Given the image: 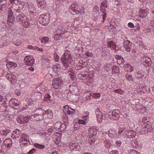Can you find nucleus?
Listing matches in <instances>:
<instances>
[{
  "label": "nucleus",
  "instance_id": "nucleus-9",
  "mask_svg": "<svg viewBox=\"0 0 154 154\" xmlns=\"http://www.w3.org/2000/svg\"><path fill=\"white\" fill-rule=\"evenodd\" d=\"M24 61L27 65H32L34 63V59L32 57L27 56L25 58Z\"/></svg>",
  "mask_w": 154,
  "mask_h": 154
},
{
  "label": "nucleus",
  "instance_id": "nucleus-5",
  "mask_svg": "<svg viewBox=\"0 0 154 154\" xmlns=\"http://www.w3.org/2000/svg\"><path fill=\"white\" fill-rule=\"evenodd\" d=\"M62 83L63 82L60 78H56L54 79L52 83V85L55 89H59L61 87Z\"/></svg>",
  "mask_w": 154,
  "mask_h": 154
},
{
  "label": "nucleus",
  "instance_id": "nucleus-55",
  "mask_svg": "<svg viewBox=\"0 0 154 154\" xmlns=\"http://www.w3.org/2000/svg\"><path fill=\"white\" fill-rule=\"evenodd\" d=\"M128 26L129 27L132 28L134 27V26L133 24L131 22L129 23L128 24Z\"/></svg>",
  "mask_w": 154,
  "mask_h": 154
},
{
  "label": "nucleus",
  "instance_id": "nucleus-13",
  "mask_svg": "<svg viewBox=\"0 0 154 154\" xmlns=\"http://www.w3.org/2000/svg\"><path fill=\"white\" fill-rule=\"evenodd\" d=\"M12 144V140L10 138L7 139L3 142V144L7 148H10Z\"/></svg>",
  "mask_w": 154,
  "mask_h": 154
},
{
  "label": "nucleus",
  "instance_id": "nucleus-43",
  "mask_svg": "<svg viewBox=\"0 0 154 154\" xmlns=\"http://www.w3.org/2000/svg\"><path fill=\"white\" fill-rule=\"evenodd\" d=\"M14 19V16H8V20L10 21L11 22L13 21Z\"/></svg>",
  "mask_w": 154,
  "mask_h": 154
},
{
  "label": "nucleus",
  "instance_id": "nucleus-44",
  "mask_svg": "<svg viewBox=\"0 0 154 154\" xmlns=\"http://www.w3.org/2000/svg\"><path fill=\"white\" fill-rule=\"evenodd\" d=\"M68 70V72H69V74H74V72L72 69L71 68L69 67V69H67Z\"/></svg>",
  "mask_w": 154,
  "mask_h": 154
},
{
  "label": "nucleus",
  "instance_id": "nucleus-47",
  "mask_svg": "<svg viewBox=\"0 0 154 154\" xmlns=\"http://www.w3.org/2000/svg\"><path fill=\"white\" fill-rule=\"evenodd\" d=\"M54 57L56 58V61L57 62V61L59 59V57L58 55H57L56 54V52H54Z\"/></svg>",
  "mask_w": 154,
  "mask_h": 154
},
{
  "label": "nucleus",
  "instance_id": "nucleus-30",
  "mask_svg": "<svg viewBox=\"0 0 154 154\" xmlns=\"http://www.w3.org/2000/svg\"><path fill=\"white\" fill-rule=\"evenodd\" d=\"M104 144L105 146L107 147V148H109L110 147L111 143L110 142L109 140H106L104 141Z\"/></svg>",
  "mask_w": 154,
  "mask_h": 154
},
{
  "label": "nucleus",
  "instance_id": "nucleus-27",
  "mask_svg": "<svg viewBox=\"0 0 154 154\" xmlns=\"http://www.w3.org/2000/svg\"><path fill=\"white\" fill-rule=\"evenodd\" d=\"M24 119L23 118V116H20L18 117L17 118V121L19 123L21 124H24V123L23 122Z\"/></svg>",
  "mask_w": 154,
  "mask_h": 154
},
{
  "label": "nucleus",
  "instance_id": "nucleus-23",
  "mask_svg": "<svg viewBox=\"0 0 154 154\" xmlns=\"http://www.w3.org/2000/svg\"><path fill=\"white\" fill-rule=\"evenodd\" d=\"M125 76L128 81L133 82H134V77L133 78L132 75H131L127 73L125 75Z\"/></svg>",
  "mask_w": 154,
  "mask_h": 154
},
{
  "label": "nucleus",
  "instance_id": "nucleus-32",
  "mask_svg": "<svg viewBox=\"0 0 154 154\" xmlns=\"http://www.w3.org/2000/svg\"><path fill=\"white\" fill-rule=\"evenodd\" d=\"M50 98L51 96L50 95L48 94H47L45 95L44 100L45 101L50 100H51Z\"/></svg>",
  "mask_w": 154,
  "mask_h": 154
},
{
  "label": "nucleus",
  "instance_id": "nucleus-15",
  "mask_svg": "<svg viewBox=\"0 0 154 154\" xmlns=\"http://www.w3.org/2000/svg\"><path fill=\"white\" fill-rule=\"evenodd\" d=\"M21 139L20 138V140L25 141L26 142H29L30 143L29 141V138L28 135L25 133H23L21 134Z\"/></svg>",
  "mask_w": 154,
  "mask_h": 154
},
{
  "label": "nucleus",
  "instance_id": "nucleus-39",
  "mask_svg": "<svg viewBox=\"0 0 154 154\" xmlns=\"http://www.w3.org/2000/svg\"><path fill=\"white\" fill-rule=\"evenodd\" d=\"M131 143L133 147H135L137 145V142L135 140H132L131 141Z\"/></svg>",
  "mask_w": 154,
  "mask_h": 154
},
{
  "label": "nucleus",
  "instance_id": "nucleus-17",
  "mask_svg": "<svg viewBox=\"0 0 154 154\" xmlns=\"http://www.w3.org/2000/svg\"><path fill=\"white\" fill-rule=\"evenodd\" d=\"M63 55L65 60L69 61V60H71L72 59V57L70 52L69 51L66 53H64Z\"/></svg>",
  "mask_w": 154,
  "mask_h": 154
},
{
  "label": "nucleus",
  "instance_id": "nucleus-34",
  "mask_svg": "<svg viewBox=\"0 0 154 154\" xmlns=\"http://www.w3.org/2000/svg\"><path fill=\"white\" fill-rule=\"evenodd\" d=\"M103 117L102 114L98 116H97V121L98 122H100L102 121Z\"/></svg>",
  "mask_w": 154,
  "mask_h": 154
},
{
  "label": "nucleus",
  "instance_id": "nucleus-19",
  "mask_svg": "<svg viewBox=\"0 0 154 154\" xmlns=\"http://www.w3.org/2000/svg\"><path fill=\"white\" fill-rule=\"evenodd\" d=\"M140 17L143 18H145L146 17H147L148 13L147 11H146L145 10H141L140 11Z\"/></svg>",
  "mask_w": 154,
  "mask_h": 154
},
{
  "label": "nucleus",
  "instance_id": "nucleus-56",
  "mask_svg": "<svg viewBox=\"0 0 154 154\" xmlns=\"http://www.w3.org/2000/svg\"><path fill=\"white\" fill-rule=\"evenodd\" d=\"M121 142L120 140H117L116 141V144L118 146H120L121 144Z\"/></svg>",
  "mask_w": 154,
  "mask_h": 154
},
{
  "label": "nucleus",
  "instance_id": "nucleus-8",
  "mask_svg": "<svg viewBox=\"0 0 154 154\" xmlns=\"http://www.w3.org/2000/svg\"><path fill=\"white\" fill-rule=\"evenodd\" d=\"M136 132L132 129L127 130L124 131V134L130 138L134 137L136 135Z\"/></svg>",
  "mask_w": 154,
  "mask_h": 154
},
{
  "label": "nucleus",
  "instance_id": "nucleus-42",
  "mask_svg": "<svg viewBox=\"0 0 154 154\" xmlns=\"http://www.w3.org/2000/svg\"><path fill=\"white\" fill-rule=\"evenodd\" d=\"M130 154H139V153L135 150H131L130 152Z\"/></svg>",
  "mask_w": 154,
  "mask_h": 154
},
{
  "label": "nucleus",
  "instance_id": "nucleus-63",
  "mask_svg": "<svg viewBox=\"0 0 154 154\" xmlns=\"http://www.w3.org/2000/svg\"><path fill=\"white\" fill-rule=\"evenodd\" d=\"M85 54L87 55L88 57H91V54L89 53V52H87L85 53Z\"/></svg>",
  "mask_w": 154,
  "mask_h": 154
},
{
  "label": "nucleus",
  "instance_id": "nucleus-60",
  "mask_svg": "<svg viewBox=\"0 0 154 154\" xmlns=\"http://www.w3.org/2000/svg\"><path fill=\"white\" fill-rule=\"evenodd\" d=\"M35 47V50H38L40 51H43V49L42 48H40L37 47Z\"/></svg>",
  "mask_w": 154,
  "mask_h": 154
},
{
  "label": "nucleus",
  "instance_id": "nucleus-49",
  "mask_svg": "<svg viewBox=\"0 0 154 154\" xmlns=\"http://www.w3.org/2000/svg\"><path fill=\"white\" fill-rule=\"evenodd\" d=\"M61 61L63 64H64V63H65L66 62H68L69 63V61H67V60H64V57L63 58L61 59Z\"/></svg>",
  "mask_w": 154,
  "mask_h": 154
},
{
  "label": "nucleus",
  "instance_id": "nucleus-1",
  "mask_svg": "<svg viewBox=\"0 0 154 154\" xmlns=\"http://www.w3.org/2000/svg\"><path fill=\"white\" fill-rule=\"evenodd\" d=\"M16 20L17 21L21 22V24L23 26L25 27H28L29 26L30 23L29 21V19L23 14H16Z\"/></svg>",
  "mask_w": 154,
  "mask_h": 154
},
{
  "label": "nucleus",
  "instance_id": "nucleus-21",
  "mask_svg": "<svg viewBox=\"0 0 154 154\" xmlns=\"http://www.w3.org/2000/svg\"><path fill=\"white\" fill-rule=\"evenodd\" d=\"M108 135L111 138H113L116 137V132L112 130H109L108 131Z\"/></svg>",
  "mask_w": 154,
  "mask_h": 154
},
{
  "label": "nucleus",
  "instance_id": "nucleus-40",
  "mask_svg": "<svg viewBox=\"0 0 154 154\" xmlns=\"http://www.w3.org/2000/svg\"><path fill=\"white\" fill-rule=\"evenodd\" d=\"M114 92L116 93H117L120 94H122L123 92V91L120 88L114 90Z\"/></svg>",
  "mask_w": 154,
  "mask_h": 154
},
{
  "label": "nucleus",
  "instance_id": "nucleus-59",
  "mask_svg": "<svg viewBox=\"0 0 154 154\" xmlns=\"http://www.w3.org/2000/svg\"><path fill=\"white\" fill-rule=\"evenodd\" d=\"M100 10L101 12L103 13H105L106 11V9L105 8L101 7H100Z\"/></svg>",
  "mask_w": 154,
  "mask_h": 154
},
{
  "label": "nucleus",
  "instance_id": "nucleus-18",
  "mask_svg": "<svg viewBox=\"0 0 154 154\" xmlns=\"http://www.w3.org/2000/svg\"><path fill=\"white\" fill-rule=\"evenodd\" d=\"M43 116L46 115L45 117H48L49 118H51L53 116V113L52 111L49 109L45 111L44 113H43Z\"/></svg>",
  "mask_w": 154,
  "mask_h": 154
},
{
  "label": "nucleus",
  "instance_id": "nucleus-24",
  "mask_svg": "<svg viewBox=\"0 0 154 154\" xmlns=\"http://www.w3.org/2000/svg\"><path fill=\"white\" fill-rule=\"evenodd\" d=\"M34 146L38 149H43L45 148V146L44 145H42L38 143H34Z\"/></svg>",
  "mask_w": 154,
  "mask_h": 154
},
{
  "label": "nucleus",
  "instance_id": "nucleus-36",
  "mask_svg": "<svg viewBox=\"0 0 154 154\" xmlns=\"http://www.w3.org/2000/svg\"><path fill=\"white\" fill-rule=\"evenodd\" d=\"M96 114L97 116L100 115H102V113L100 111L99 108H97L96 109Z\"/></svg>",
  "mask_w": 154,
  "mask_h": 154
},
{
  "label": "nucleus",
  "instance_id": "nucleus-41",
  "mask_svg": "<svg viewBox=\"0 0 154 154\" xmlns=\"http://www.w3.org/2000/svg\"><path fill=\"white\" fill-rule=\"evenodd\" d=\"M107 43H109V44H110L112 46H113L115 47H116V44L113 41H107Z\"/></svg>",
  "mask_w": 154,
  "mask_h": 154
},
{
  "label": "nucleus",
  "instance_id": "nucleus-16",
  "mask_svg": "<svg viewBox=\"0 0 154 154\" xmlns=\"http://www.w3.org/2000/svg\"><path fill=\"white\" fill-rule=\"evenodd\" d=\"M32 116L33 117L34 120L38 121L42 120L44 119V116L43 114L39 115L34 114Z\"/></svg>",
  "mask_w": 154,
  "mask_h": 154
},
{
  "label": "nucleus",
  "instance_id": "nucleus-58",
  "mask_svg": "<svg viewBox=\"0 0 154 154\" xmlns=\"http://www.w3.org/2000/svg\"><path fill=\"white\" fill-rule=\"evenodd\" d=\"M106 17V13H105V14L103 15V22H104V21L105 20Z\"/></svg>",
  "mask_w": 154,
  "mask_h": 154
},
{
  "label": "nucleus",
  "instance_id": "nucleus-25",
  "mask_svg": "<svg viewBox=\"0 0 154 154\" xmlns=\"http://www.w3.org/2000/svg\"><path fill=\"white\" fill-rule=\"evenodd\" d=\"M67 112L69 115H73L75 113V110L70 108V109H69L67 111Z\"/></svg>",
  "mask_w": 154,
  "mask_h": 154
},
{
  "label": "nucleus",
  "instance_id": "nucleus-2",
  "mask_svg": "<svg viewBox=\"0 0 154 154\" xmlns=\"http://www.w3.org/2000/svg\"><path fill=\"white\" fill-rule=\"evenodd\" d=\"M49 14H46L40 15L38 20L40 23L43 25L46 26L49 23Z\"/></svg>",
  "mask_w": 154,
  "mask_h": 154
},
{
  "label": "nucleus",
  "instance_id": "nucleus-45",
  "mask_svg": "<svg viewBox=\"0 0 154 154\" xmlns=\"http://www.w3.org/2000/svg\"><path fill=\"white\" fill-rule=\"evenodd\" d=\"M11 3H14L15 4H16L17 6H18L19 3H20V2H18V1L16 0H11Z\"/></svg>",
  "mask_w": 154,
  "mask_h": 154
},
{
  "label": "nucleus",
  "instance_id": "nucleus-26",
  "mask_svg": "<svg viewBox=\"0 0 154 154\" xmlns=\"http://www.w3.org/2000/svg\"><path fill=\"white\" fill-rule=\"evenodd\" d=\"M10 131L6 129L5 131L1 130L0 131V134L3 136H6L8 133H9Z\"/></svg>",
  "mask_w": 154,
  "mask_h": 154
},
{
  "label": "nucleus",
  "instance_id": "nucleus-29",
  "mask_svg": "<svg viewBox=\"0 0 154 154\" xmlns=\"http://www.w3.org/2000/svg\"><path fill=\"white\" fill-rule=\"evenodd\" d=\"M125 50L127 52H129L131 49V44L130 45H124Z\"/></svg>",
  "mask_w": 154,
  "mask_h": 154
},
{
  "label": "nucleus",
  "instance_id": "nucleus-53",
  "mask_svg": "<svg viewBox=\"0 0 154 154\" xmlns=\"http://www.w3.org/2000/svg\"><path fill=\"white\" fill-rule=\"evenodd\" d=\"M13 15V12L11 10H10L8 11V16H11Z\"/></svg>",
  "mask_w": 154,
  "mask_h": 154
},
{
  "label": "nucleus",
  "instance_id": "nucleus-64",
  "mask_svg": "<svg viewBox=\"0 0 154 154\" xmlns=\"http://www.w3.org/2000/svg\"><path fill=\"white\" fill-rule=\"evenodd\" d=\"M47 131L49 132H51L53 131V128L51 127H50L49 128H48Z\"/></svg>",
  "mask_w": 154,
  "mask_h": 154
},
{
  "label": "nucleus",
  "instance_id": "nucleus-28",
  "mask_svg": "<svg viewBox=\"0 0 154 154\" xmlns=\"http://www.w3.org/2000/svg\"><path fill=\"white\" fill-rule=\"evenodd\" d=\"M66 124H63L61 123V125H60V128L59 129V131H64L66 127Z\"/></svg>",
  "mask_w": 154,
  "mask_h": 154
},
{
  "label": "nucleus",
  "instance_id": "nucleus-51",
  "mask_svg": "<svg viewBox=\"0 0 154 154\" xmlns=\"http://www.w3.org/2000/svg\"><path fill=\"white\" fill-rule=\"evenodd\" d=\"M11 63H13V62H9L7 64V67L9 68L12 67L13 64H12Z\"/></svg>",
  "mask_w": 154,
  "mask_h": 154
},
{
  "label": "nucleus",
  "instance_id": "nucleus-31",
  "mask_svg": "<svg viewBox=\"0 0 154 154\" xmlns=\"http://www.w3.org/2000/svg\"><path fill=\"white\" fill-rule=\"evenodd\" d=\"M60 125H61V123L60 122H56L54 125V127L55 128H56L57 129L59 130L60 128Z\"/></svg>",
  "mask_w": 154,
  "mask_h": 154
},
{
  "label": "nucleus",
  "instance_id": "nucleus-7",
  "mask_svg": "<svg viewBox=\"0 0 154 154\" xmlns=\"http://www.w3.org/2000/svg\"><path fill=\"white\" fill-rule=\"evenodd\" d=\"M142 63L146 66L151 65L152 62L151 59L148 56H144L141 59Z\"/></svg>",
  "mask_w": 154,
  "mask_h": 154
},
{
  "label": "nucleus",
  "instance_id": "nucleus-12",
  "mask_svg": "<svg viewBox=\"0 0 154 154\" xmlns=\"http://www.w3.org/2000/svg\"><path fill=\"white\" fill-rule=\"evenodd\" d=\"M143 129L145 131L148 132L152 131L153 128L152 125L149 124L148 122H146L143 125Z\"/></svg>",
  "mask_w": 154,
  "mask_h": 154
},
{
  "label": "nucleus",
  "instance_id": "nucleus-22",
  "mask_svg": "<svg viewBox=\"0 0 154 154\" xmlns=\"http://www.w3.org/2000/svg\"><path fill=\"white\" fill-rule=\"evenodd\" d=\"M89 96H91L92 97L95 98H97L100 96V93H91L89 94Z\"/></svg>",
  "mask_w": 154,
  "mask_h": 154
},
{
  "label": "nucleus",
  "instance_id": "nucleus-20",
  "mask_svg": "<svg viewBox=\"0 0 154 154\" xmlns=\"http://www.w3.org/2000/svg\"><path fill=\"white\" fill-rule=\"evenodd\" d=\"M13 132V134H15L14 137L15 138H17L19 137L20 136V134H21V131L19 129H16L15 131H14ZM14 135V134H13V136Z\"/></svg>",
  "mask_w": 154,
  "mask_h": 154
},
{
  "label": "nucleus",
  "instance_id": "nucleus-61",
  "mask_svg": "<svg viewBox=\"0 0 154 154\" xmlns=\"http://www.w3.org/2000/svg\"><path fill=\"white\" fill-rule=\"evenodd\" d=\"M130 41L128 40L125 41L124 42V45H130Z\"/></svg>",
  "mask_w": 154,
  "mask_h": 154
},
{
  "label": "nucleus",
  "instance_id": "nucleus-54",
  "mask_svg": "<svg viewBox=\"0 0 154 154\" xmlns=\"http://www.w3.org/2000/svg\"><path fill=\"white\" fill-rule=\"evenodd\" d=\"M68 119L67 118V117H64L63 119V122L65 123V124H66V125L67 124V123L66 124V123L68 122Z\"/></svg>",
  "mask_w": 154,
  "mask_h": 154
},
{
  "label": "nucleus",
  "instance_id": "nucleus-4",
  "mask_svg": "<svg viewBox=\"0 0 154 154\" xmlns=\"http://www.w3.org/2000/svg\"><path fill=\"white\" fill-rule=\"evenodd\" d=\"M89 131L90 132L89 138L88 141L90 144L94 143L95 139L94 138H93V137L95 136L97 134V131L96 129L93 128H90L89 129Z\"/></svg>",
  "mask_w": 154,
  "mask_h": 154
},
{
  "label": "nucleus",
  "instance_id": "nucleus-46",
  "mask_svg": "<svg viewBox=\"0 0 154 154\" xmlns=\"http://www.w3.org/2000/svg\"><path fill=\"white\" fill-rule=\"evenodd\" d=\"M35 149L33 148L28 152L27 154H33L35 152Z\"/></svg>",
  "mask_w": 154,
  "mask_h": 154
},
{
  "label": "nucleus",
  "instance_id": "nucleus-52",
  "mask_svg": "<svg viewBox=\"0 0 154 154\" xmlns=\"http://www.w3.org/2000/svg\"><path fill=\"white\" fill-rule=\"evenodd\" d=\"M76 8V7L74 5L72 4L69 8V9L72 11L74 10V9Z\"/></svg>",
  "mask_w": 154,
  "mask_h": 154
},
{
  "label": "nucleus",
  "instance_id": "nucleus-62",
  "mask_svg": "<svg viewBox=\"0 0 154 154\" xmlns=\"http://www.w3.org/2000/svg\"><path fill=\"white\" fill-rule=\"evenodd\" d=\"M35 46L33 47L31 45H29L28 46V48L29 49H35Z\"/></svg>",
  "mask_w": 154,
  "mask_h": 154
},
{
  "label": "nucleus",
  "instance_id": "nucleus-11",
  "mask_svg": "<svg viewBox=\"0 0 154 154\" xmlns=\"http://www.w3.org/2000/svg\"><path fill=\"white\" fill-rule=\"evenodd\" d=\"M62 29L63 28L61 26L57 28L56 33L54 34V38L55 40H57L60 39L61 34L63 31Z\"/></svg>",
  "mask_w": 154,
  "mask_h": 154
},
{
  "label": "nucleus",
  "instance_id": "nucleus-37",
  "mask_svg": "<svg viewBox=\"0 0 154 154\" xmlns=\"http://www.w3.org/2000/svg\"><path fill=\"white\" fill-rule=\"evenodd\" d=\"M126 66L129 68L130 72H131L134 70V67L131 66L129 64H126Z\"/></svg>",
  "mask_w": 154,
  "mask_h": 154
},
{
  "label": "nucleus",
  "instance_id": "nucleus-33",
  "mask_svg": "<svg viewBox=\"0 0 154 154\" xmlns=\"http://www.w3.org/2000/svg\"><path fill=\"white\" fill-rule=\"evenodd\" d=\"M49 40V38L48 37H44L42 38L41 39V41L43 43H46Z\"/></svg>",
  "mask_w": 154,
  "mask_h": 154
},
{
  "label": "nucleus",
  "instance_id": "nucleus-38",
  "mask_svg": "<svg viewBox=\"0 0 154 154\" xmlns=\"http://www.w3.org/2000/svg\"><path fill=\"white\" fill-rule=\"evenodd\" d=\"M101 6L105 7L107 8V2L106 0H104L101 3Z\"/></svg>",
  "mask_w": 154,
  "mask_h": 154
},
{
  "label": "nucleus",
  "instance_id": "nucleus-6",
  "mask_svg": "<svg viewBox=\"0 0 154 154\" xmlns=\"http://www.w3.org/2000/svg\"><path fill=\"white\" fill-rule=\"evenodd\" d=\"M7 78L10 82L11 83L12 85H14L17 83V81L16 76L11 73H7L6 76Z\"/></svg>",
  "mask_w": 154,
  "mask_h": 154
},
{
  "label": "nucleus",
  "instance_id": "nucleus-57",
  "mask_svg": "<svg viewBox=\"0 0 154 154\" xmlns=\"http://www.w3.org/2000/svg\"><path fill=\"white\" fill-rule=\"evenodd\" d=\"M112 70H116L117 71H118L119 69L117 67L113 66L112 67Z\"/></svg>",
  "mask_w": 154,
  "mask_h": 154
},
{
  "label": "nucleus",
  "instance_id": "nucleus-10",
  "mask_svg": "<svg viewBox=\"0 0 154 154\" xmlns=\"http://www.w3.org/2000/svg\"><path fill=\"white\" fill-rule=\"evenodd\" d=\"M144 75L143 71L142 70L139 71L138 72H134V78L142 80H143V77L144 76Z\"/></svg>",
  "mask_w": 154,
  "mask_h": 154
},
{
  "label": "nucleus",
  "instance_id": "nucleus-35",
  "mask_svg": "<svg viewBox=\"0 0 154 154\" xmlns=\"http://www.w3.org/2000/svg\"><path fill=\"white\" fill-rule=\"evenodd\" d=\"M30 117H28V116H26L25 117H23V118L24 119V120L23 121L24 122H23L24 123V124L27 123L28 121H29V119H30Z\"/></svg>",
  "mask_w": 154,
  "mask_h": 154
},
{
  "label": "nucleus",
  "instance_id": "nucleus-3",
  "mask_svg": "<svg viewBox=\"0 0 154 154\" xmlns=\"http://www.w3.org/2000/svg\"><path fill=\"white\" fill-rule=\"evenodd\" d=\"M118 112L116 111V110H114L109 112V114H105L103 116H105L106 117H109L110 119H113V120H118L120 118L119 115V112L118 111Z\"/></svg>",
  "mask_w": 154,
  "mask_h": 154
},
{
  "label": "nucleus",
  "instance_id": "nucleus-14",
  "mask_svg": "<svg viewBox=\"0 0 154 154\" xmlns=\"http://www.w3.org/2000/svg\"><path fill=\"white\" fill-rule=\"evenodd\" d=\"M39 7L44 8L46 7V2L45 0H36Z\"/></svg>",
  "mask_w": 154,
  "mask_h": 154
},
{
  "label": "nucleus",
  "instance_id": "nucleus-48",
  "mask_svg": "<svg viewBox=\"0 0 154 154\" xmlns=\"http://www.w3.org/2000/svg\"><path fill=\"white\" fill-rule=\"evenodd\" d=\"M66 62L65 63H64L63 65V66L64 67L65 69H67L68 68H69L70 67V66Z\"/></svg>",
  "mask_w": 154,
  "mask_h": 154
},
{
  "label": "nucleus",
  "instance_id": "nucleus-50",
  "mask_svg": "<svg viewBox=\"0 0 154 154\" xmlns=\"http://www.w3.org/2000/svg\"><path fill=\"white\" fill-rule=\"evenodd\" d=\"M24 6V5L23 4H22L21 3H20L18 5V8L19 9H21L23 8Z\"/></svg>",
  "mask_w": 154,
  "mask_h": 154
}]
</instances>
